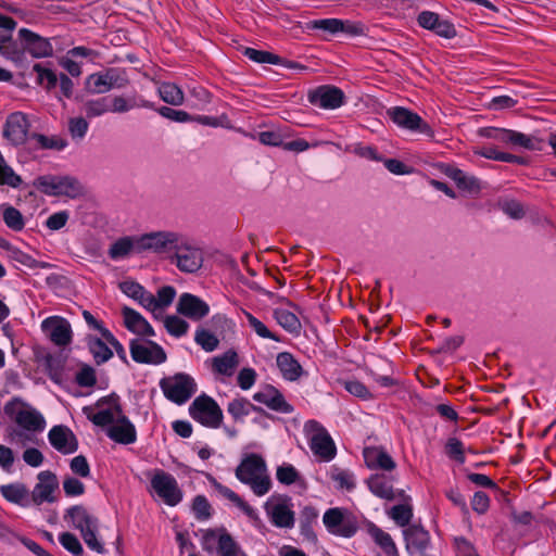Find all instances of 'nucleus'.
Listing matches in <instances>:
<instances>
[{"label": "nucleus", "instance_id": "f257e3e1", "mask_svg": "<svg viewBox=\"0 0 556 556\" xmlns=\"http://www.w3.org/2000/svg\"><path fill=\"white\" fill-rule=\"evenodd\" d=\"M235 475L260 497L266 495L273 486L267 464L258 454L247 455L236 468Z\"/></svg>", "mask_w": 556, "mask_h": 556}, {"label": "nucleus", "instance_id": "f03ea898", "mask_svg": "<svg viewBox=\"0 0 556 556\" xmlns=\"http://www.w3.org/2000/svg\"><path fill=\"white\" fill-rule=\"evenodd\" d=\"M64 519L72 528L78 530L86 545L98 554L105 552L103 542L99 539V520L86 507L75 505L70 507Z\"/></svg>", "mask_w": 556, "mask_h": 556}, {"label": "nucleus", "instance_id": "7ed1b4c3", "mask_svg": "<svg viewBox=\"0 0 556 556\" xmlns=\"http://www.w3.org/2000/svg\"><path fill=\"white\" fill-rule=\"evenodd\" d=\"M169 262L181 273L194 274L203 265L204 253L194 240L181 233Z\"/></svg>", "mask_w": 556, "mask_h": 556}, {"label": "nucleus", "instance_id": "20e7f679", "mask_svg": "<svg viewBox=\"0 0 556 556\" xmlns=\"http://www.w3.org/2000/svg\"><path fill=\"white\" fill-rule=\"evenodd\" d=\"M268 521L278 529L290 530L295 525L292 498L286 494H273L263 505Z\"/></svg>", "mask_w": 556, "mask_h": 556}, {"label": "nucleus", "instance_id": "39448f33", "mask_svg": "<svg viewBox=\"0 0 556 556\" xmlns=\"http://www.w3.org/2000/svg\"><path fill=\"white\" fill-rule=\"evenodd\" d=\"M34 186L50 197L77 198L83 193L79 181L71 176L42 175L36 178Z\"/></svg>", "mask_w": 556, "mask_h": 556}, {"label": "nucleus", "instance_id": "423d86ee", "mask_svg": "<svg viewBox=\"0 0 556 556\" xmlns=\"http://www.w3.org/2000/svg\"><path fill=\"white\" fill-rule=\"evenodd\" d=\"M478 134L483 138L492 139L514 148L541 150L542 146V141L540 139L511 129L483 127L479 129Z\"/></svg>", "mask_w": 556, "mask_h": 556}, {"label": "nucleus", "instance_id": "0eeeda50", "mask_svg": "<svg viewBox=\"0 0 556 556\" xmlns=\"http://www.w3.org/2000/svg\"><path fill=\"white\" fill-rule=\"evenodd\" d=\"M181 232L157 230L140 235L141 253L165 256L169 261Z\"/></svg>", "mask_w": 556, "mask_h": 556}, {"label": "nucleus", "instance_id": "6e6552de", "mask_svg": "<svg viewBox=\"0 0 556 556\" xmlns=\"http://www.w3.org/2000/svg\"><path fill=\"white\" fill-rule=\"evenodd\" d=\"M189 414L193 420L212 429L219 428L223 421L222 408L213 397L206 394H201L193 400L189 406Z\"/></svg>", "mask_w": 556, "mask_h": 556}, {"label": "nucleus", "instance_id": "1a4fd4ad", "mask_svg": "<svg viewBox=\"0 0 556 556\" xmlns=\"http://www.w3.org/2000/svg\"><path fill=\"white\" fill-rule=\"evenodd\" d=\"M160 388L165 397L178 405L185 404L197 391L194 379L187 374L163 378Z\"/></svg>", "mask_w": 556, "mask_h": 556}, {"label": "nucleus", "instance_id": "9d476101", "mask_svg": "<svg viewBox=\"0 0 556 556\" xmlns=\"http://www.w3.org/2000/svg\"><path fill=\"white\" fill-rule=\"evenodd\" d=\"M304 431L309 441V447L320 460L329 462L336 455V446L326 429L316 420L304 424Z\"/></svg>", "mask_w": 556, "mask_h": 556}, {"label": "nucleus", "instance_id": "9b49d317", "mask_svg": "<svg viewBox=\"0 0 556 556\" xmlns=\"http://www.w3.org/2000/svg\"><path fill=\"white\" fill-rule=\"evenodd\" d=\"M203 548H216L217 556H247L232 536L224 529H208L203 533Z\"/></svg>", "mask_w": 556, "mask_h": 556}, {"label": "nucleus", "instance_id": "f8f14e48", "mask_svg": "<svg viewBox=\"0 0 556 556\" xmlns=\"http://www.w3.org/2000/svg\"><path fill=\"white\" fill-rule=\"evenodd\" d=\"M152 491L168 506H176L182 500V491L170 473L157 469L151 476Z\"/></svg>", "mask_w": 556, "mask_h": 556}, {"label": "nucleus", "instance_id": "ddd939ff", "mask_svg": "<svg viewBox=\"0 0 556 556\" xmlns=\"http://www.w3.org/2000/svg\"><path fill=\"white\" fill-rule=\"evenodd\" d=\"M5 413L13 417L18 427L28 432H40L45 429V418L29 405L12 402L5 405Z\"/></svg>", "mask_w": 556, "mask_h": 556}, {"label": "nucleus", "instance_id": "4468645a", "mask_svg": "<svg viewBox=\"0 0 556 556\" xmlns=\"http://www.w3.org/2000/svg\"><path fill=\"white\" fill-rule=\"evenodd\" d=\"M323 522L329 533L351 538L357 531V522L352 515L341 508H330L323 516Z\"/></svg>", "mask_w": 556, "mask_h": 556}, {"label": "nucleus", "instance_id": "2eb2a0df", "mask_svg": "<svg viewBox=\"0 0 556 556\" xmlns=\"http://www.w3.org/2000/svg\"><path fill=\"white\" fill-rule=\"evenodd\" d=\"M130 355L136 363L160 365L166 361V353L157 343L144 340L134 339L130 341Z\"/></svg>", "mask_w": 556, "mask_h": 556}, {"label": "nucleus", "instance_id": "dca6fc26", "mask_svg": "<svg viewBox=\"0 0 556 556\" xmlns=\"http://www.w3.org/2000/svg\"><path fill=\"white\" fill-rule=\"evenodd\" d=\"M83 412L93 425L106 429L123 414L119 405L105 399L98 401L94 406H85Z\"/></svg>", "mask_w": 556, "mask_h": 556}, {"label": "nucleus", "instance_id": "f3484780", "mask_svg": "<svg viewBox=\"0 0 556 556\" xmlns=\"http://www.w3.org/2000/svg\"><path fill=\"white\" fill-rule=\"evenodd\" d=\"M29 121L23 112H13L8 115L3 126V137L12 146L23 144L29 131Z\"/></svg>", "mask_w": 556, "mask_h": 556}, {"label": "nucleus", "instance_id": "a211bd4d", "mask_svg": "<svg viewBox=\"0 0 556 556\" xmlns=\"http://www.w3.org/2000/svg\"><path fill=\"white\" fill-rule=\"evenodd\" d=\"M344 92L334 86H319L309 91L308 101L311 104L325 110H336L344 103Z\"/></svg>", "mask_w": 556, "mask_h": 556}, {"label": "nucleus", "instance_id": "6ab92c4d", "mask_svg": "<svg viewBox=\"0 0 556 556\" xmlns=\"http://www.w3.org/2000/svg\"><path fill=\"white\" fill-rule=\"evenodd\" d=\"M41 329L55 345L65 346L72 341L71 324L63 317L50 316L42 320Z\"/></svg>", "mask_w": 556, "mask_h": 556}, {"label": "nucleus", "instance_id": "aec40b11", "mask_svg": "<svg viewBox=\"0 0 556 556\" xmlns=\"http://www.w3.org/2000/svg\"><path fill=\"white\" fill-rule=\"evenodd\" d=\"M388 115L392 122L401 128L422 134H428L430 131L428 124H426L418 114L405 108H391L388 110Z\"/></svg>", "mask_w": 556, "mask_h": 556}, {"label": "nucleus", "instance_id": "412c9836", "mask_svg": "<svg viewBox=\"0 0 556 556\" xmlns=\"http://www.w3.org/2000/svg\"><path fill=\"white\" fill-rule=\"evenodd\" d=\"M176 309L191 320H201L210 313V306L205 301L187 292L179 296Z\"/></svg>", "mask_w": 556, "mask_h": 556}, {"label": "nucleus", "instance_id": "4be33fe9", "mask_svg": "<svg viewBox=\"0 0 556 556\" xmlns=\"http://www.w3.org/2000/svg\"><path fill=\"white\" fill-rule=\"evenodd\" d=\"M50 444L62 454H73L78 448V442L73 431L66 426H54L48 433Z\"/></svg>", "mask_w": 556, "mask_h": 556}, {"label": "nucleus", "instance_id": "5701e85b", "mask_svg": "<svg viewBox=\"0 0 556 556\" xmlns=\"http://www.w3.org/2000/svg\"><path fill=\"white\" fill-rule=\"evenodd\" d=\"M253 400L278 413L290 414L293 412V406L285 400L282 393L271 386H266L254 393Z\"/></svg>", "mask_w": 556, "mask_h": 556}, {"label": "nucleus", "instance_id": "b1692460", "mask_svg": "<svg viewBox=\"0 0 556 556\" xmlns=\"http://www.w3.org/2000/svg\"><path fill=\"white\" fill-rule=\"evenodd\" d=\"M20 38L25 42V49L36 59L49 58L53 54V47L49 39L43 38L36 33L21 28Z\"/></svg>", "mask_w": 556, "mask_h": 556}, {"label": "nucleus", "instance_id": "393cba45", "mask_svg": "<svg viewBox=\"0 0 556 556\" xmlns=\"http://www.w3.org/2000/svg\"><path fill=\"white\" fill-rule=\"evenodd\" d=\"M106 435L118 444L129 445L137 441L135 425L124 414L106 429Z\"/></svg>", "mask_w": 556, "mask_h": 556}, {"label": "nucleus", "instance_id": "a878e982", "mask_svg": "<svg viewBox=\"0 0 556 556\" xmlns=\"http://www.w3.org/2000/svg\"><path fill=\"white\" fill-rule=\"evenodd\" d=\"M364 462L371 470L390 472L396 468V463L391 455L380 446H368L363 451Z\"/></svg>", "mask_w": 556, "mask_h": 556}, {"label": "nucleus", "instance_id": "bb28decb", "mask_svg": "<svg viewBox=\"0 0 556 556\" xmlns=\"http://www.w3.org/2000/svg\"><path fill=\"white\" fill-rule=\"evenodd\" d=\"M403 534L406 551L410 555L424 553L430 544L429 532L420 526L412 525L403 531Z\"/></svg>", "mask_w": 556, "mask_h": 556}, {"label": "nucleus", "instance_id": "cd10ccee", "mask_svg": "<svg viewBox=\"0 0 556 556\" xmlns=\"http://www.w3.org/2000/svg\"><path fill=\"white\" fill-rule=\"evenodd\" d=\"M139 236H125L114 241L108 251L110 258L118 261L129 257L131 254H141Z\"/></svg>", "mask_w": 556, "mask_h": 556}, {"label": "nucleus", "instance_id": "c85d7f7f", "mask_svg": "<svg viewBox=\"0 0 556 556\" xmlns=\"http://www.w3.org/2000/svg\"><path fill=\"white\" fill-rule=\"evenodd\" d=\"M38 483L33 491V501L40 505L45 502H53V493L58 488L56 477L50 471H42L38 475Z\"/></svg>", "mask_w": 556, "mask_h": 556}, {"label": "nucleus", "instance_id": "c756f323", "mask_svg": "<svg viewBox=\"0 0 556 556\" xmlns=\"http://www.w3.org/2000/svg\"><path fill=\"white\" fill-rule=\"evenodd\" d=\"M125 327L142 337H153L155 332L148 320L138 312L129 307H123L122 309Z\"/></svg>", "mask_w": 556, "mask_h": 556}, {"label": "nucleus", "instance_id": "7c9ffc66", "mask_svg": "<svg viewBox=\"0 0 556 556\" xmlns=\"http://www.w3.org/2000/svg\"><path fill=\"white\" fill-rule=\"evenodd\" d=\"M211 484L220 496L230 501L251 520H258L257 510L240 497L235 491L219 483L216 479H212Z\"/></svg>", "mask_w": 556, "mask_h": 556}, {"label": "nucleus", "instance_id": "2f4dec72", "mask_svg": "<svg viewBox=\"0 0 556 556\" xmlns=\"http://www.w3.org/2000/svg\"><path fill=\"white\" fill-rule=\"evenodd\" d=\"M276 479L282 485H294L301 491H306L308 486L303 475L290 463H282L277 467Z\"/></svg>", "mask_w": 556, "mask_h": 556}, {"label": "nucleus", "instance_id": "473e14b6", "mask_svg": "<svg viewBox=\"0 0 556 556\" xmlns=\"http://www.w3.org/2000/svg\"><path fill=\"white\" fill-rule=\"evenodd\" d=\"M211 365L215 375L231 377L239 366L238 353L233 350H228L222 355L214 356Z\"/></svg>", "mask_w": 556, "mask_h": 556}, {"label": "nucleus", "instance_id": "72a5a7b5", "mask_svg": "<svg viewBox=\"0 0 556 556\" xmlns=\"http://www.w3.org/2000/svg\"><path fill=\"white\" fill-rule=\"evenodd\" d=\"M276 363L282 377L288 381H295L303 374L302 366L299 364V362L293 357L291 353H279L277 355Z\"/></svg>", "mask_w": 556, "mask_h": 556}, {"label": "nucleus", "instance_id": "f704fd0d", "mask_svg": "<svg viewBox=\"0 0 556 556\" xmlns=\"http://www.w3.org/2000/svg\"><path fill=\"white\" fill-rule=\"evenodd\" d=\"M366 483L374 495L384 500H392L394 497L392 480L386 475H371L366 480Z\"/></svg>", "mask_w": 556, "mask_h": 556}, {"label": "nucleus", "instance_id": "c9c22d12", "mask_svg": "<svg viewBox=\"0 0 556 556\" xmlns=\"http://www.w3.org/2000/svg\"><path fill=\"white\" fill-rule=\"evenodd\" d=\"M288 305L293 307V311L283 307H277L274 309V317L277 323L287 331L293 333L299 332L301 329V323L296 315L299 313V308L288 302Z\"/></svg>", "mask_w": 556, "mask_h": 556}, {"label": "nucleus", "instance_id": "e433bc0d", "mask_svg": "<svg viewBox=\"0 0 556 556\" xmlns=\"http://www.w3.org/2000/svg\"><path fill=\"white\" fill-rule=\"evenodd\" d=\"M367 531L375 543L384 552L387 556H399L396 545L388 532L383 531L374 523L368 526Z\"/></svg>", "mask_w": 556, "mask_h": 556}, {"label": "nucleus", "instance_id": "4c0bfd02", "mask_svg": "<svg viewBox=\"0 0 556 556\" xmlns=\"http://www.w3.org/2000/svg\"><path fill=\"white\" fill-rule=\"evenodd\" d=\"M244 135L252 139H257L264 146L281 147L283 141L291 136L287 128H276L271 130L261 131L257 135L247 134Z\"/></svg>", "mask_w": 556, "mask_h": 556}, {"label": "nucleus", "instance_id": "58836bf2", "mask_svg": "<svg viewBox=\"0 0 556 556\" xmlns=\"http://www.w3.org/2000/svg\"><path fill=\"white\" fill-rule=\"evenodd\" d=\"M109 345L106 340L88 337L89 351L98 365L108 362L113 356V351Z\"/></svg>", "mask_w": 556, "mask_h": 556}, {"label": "nucleus", "instance_id": "ea45409f", "mask_svg": "<svg viewBox=\"0 0 556 556\" xmlns=\"http://www.w3.org/2000/svg\"><path fill=\"white\" fill-rule=\"evenodd\" d=\"M0 492L2 496L14 504L18 505H27L28 503V491L21 483H11L0 486Z\"/></svg>", "mask_w": 556, "mask_h": 556}, {"label": "nucleus", "instance_id": "a19ab883", "mask_svg": "<svg viewBox=\"0 0 556 556\" xmlns=\"http://www.w3.org/2000/svg\"><path fill=\"white\" fill-rule=\"evenodd\" d=\"M318 511L313 506H305L301 510L300 528L301 533L311 542L316 541V534L312 528V525L316 521Z\"/></svg>", "mask_w": 556, "mask_h": 556}, {"label": "nucleus", "instance_id": "79ce46f5", "mask_svg": "<svg viewBox=\"0 0 556 556\" xmlns=\"http://www.w3.org/2000/svg\"><path fill=\"white\" fill-rule=\"evenodd\" d=\"M256 407L244 397H237L228 403L227 412L236 420L242 421Z\"/></svg>", "mask_w": 556, "mask_h": 556}, {"label": "nucleus", "instance_id": "37998d69", "mask_svg": "<svg viewBox=\"0 0 556 556\" xmlns=\"http://www.w3.org/2000/svg\"><path fill=\"white\" fill-rule=\"evenodd\" d=\"M161 99L170 105H181L185 100L182 90L173 83H162L159 86Z\"/></svg>", "mask_w": 556, "mask_h": 556}, {"label": "nucleus", "instance_id": "c03bdc74", "mask_svg": "<svg viewBox=\"0 0 556 556\" xmlns=\"http://www.w3.org/2000/svg\"><path fill=\"white\" fill-rule=\"evenodd\" d=\"M0 212L5 225L12 230L20 231L24 228V218L18 210L9 204L0 205Z\"/></svg>", "mask_w": 556, "mask_h": 556}, {"label": "nucleus", "instance_id": "a18cd8bd", "mask_svg": "<svg viewBox=\"0 0 556 556\" xmlns=\"http://www.w3.org/2000/svg\"><path fill=\"white\" fill-rule=\"evenodd\" d=\"M329 477L336 483L337 489L352 491L355 488L354 476L348 470L332 467Z\"/></svg>", "mask_w": 556, "mask_h": 556}, {"label": "nucleus", "instance_id": "49530a36", "mask_svg": "<svg viewBox=\"0 0 556 556\" xmlns=\"http://www.w3.org/2000/svg\"><path fill=\"white\" fill-rule=\"evenodd\" d=\"M86 86L92 93H104L112 89V78L108 74H91L86 79Z\"/></svg>", "mask_w": 556, "mask_h": 556}, {"label": "nucleus", "instance_id": "de8ad7c7", "mask_svg": "<svg viewBox=\"0 0 556 556\" xmlns=\"http://www.w3.org/2000/svg\"><path fill=\"white\" fill-rule=\"evenodd\" d=\"M37 146L41 149L61 151L67 147V141L61 136H46L37 134L34 136Z\"/></svg>", "mask_w": 556, "mask_h": 556}, {"label": "nucleus", "instance_id": "09e8293b", "mask_svg": "<svg viewBox=\"0 0 556 556\" xmlns=\"http://www.w3.org/2000/svg\"><path fill=\"white\" fill-rule=\"evenodd\" d=\"M88 117H97L110 112V98L103 97L88 100L84 104Z\"/></svg>", "mask_w": 556, "mask_h": 556}, {"label": "nucleus", "instance_id": "8fccbe9b", "mask_svg": "<svg viewBox=\"0 0 556 556\" xmlns=\"http://www.w3.org/2000/svg\"><path fill=\"white\" fill-rule=\"evenodd\" d=\"M33 70L37 73L38 84L47 90H51L56 86L59 78L52 70L42 66L40 63L35 64Z\"/></svg>", "mask_w": 556, "mask_h": 556}, {"label": "nucleus", "instance_id": "3c124183", "mask_svg": "<svg viewBox=\"0 0 556 556\" xmlns=\"http://www.w3.org/2000/svg\"><path fill=\"white\" fill-rule=\"evenodd\" d=\"M242 314L247 319L248 326L261 338L277 340L276 336L267 328V326L257 319L250 312L242 309Z\"/></svg>", "mask_w": 556, "mask_h": 556}, {"label": "nucleus", "instance_id": "603ef678", "mask_svg": "<svg viewBox=\"0 0 556 556\" xmlns=\"http://www.w3.org/2000/svg\"><path fill=\"white\" fill-rule=\"evenodd\" d=\"M244 55L250 59L251 61H254L256 63H267V64H278L280 63V56L277 54L263 51V50H256L253 48H245Z\"/></svg>", "mask_w": 556, "mask_h": 556}, {"label": "nucleus", "instance_id": "864d4df0", "mask_svg": "<svg viewBox=\"0 0 556 556\" xmlns=\"http://www.w3.org/2000/svg\"><path fill=\"white\" fill-rule=\"evenodd\" d=\"M60 544L74 556H84V548L78 538L71 532H63L59 536Z\"/></svg>", "mask_w": 556, "mask_h": 556}, {"label": "nucleus", "instance_id": "5fc2aeb1", "mask_svg": "<svg viewBox=\"0 0 556 556\" xmlns=\"http://www.w3.org/2000/svg\"><path fill=\"white\" fill-rule=\"evenodd\" d=\"M312 27L315 29H321L330 34H337L341 30H345V23L339 18H324L313 21Z\"/></svg>", "mask_w": 556, "mask_h": 556}, {"label": "nucleus", "instance_id": "6e6d98bb", "mask_svg": "<svg viewBox=\"0 0 556 556\" xmlns=\"http://www.w3.org/2000/svg\"><path fill=\"white\" fill-rule=\"evenodd\" d=\"M450 177L456 182L459 188L466 189L468 191H473L479 189V181L475 177L467 176L460 169H454Z\"/></svg>", "mask_w": 556, "mask_h": 556}, {"label": "nucleus", "instance_id": "4d7b16f0", "mask_svg": "<svg viewBox=\"0 0 556 556\" xmlns=\"http://www.w3.org/2000/svg\"><path fill=\"white\" fill-rule=\"evenodd\" d=\"M195 342L206 352H212L218 346L216 336L205 329H198L194 337Z\"/></svg>", "mask_w": 556, "mask_h": 556}, {"label": "nucleus", "instance_id": "13d9d810", "mask_svg": "<svg viewBox=\"0 0 556 556\" xmlns=\"http://www.w3.org/2000/svg\"><path fill=\"white\" fill-rule=\"evenodd\" d=\"M164 326H165L166 330L168 331V333H170L172 336H175L177 338L184 336L189 328L188 323L177 316L166 317V319L164 321Z\"/></svg>", "mask_w": 556, "mask_h": 556}, {"label": "nucleus", "instance_id": "bf43d9fd", "mask_svg": "<svg viewBox=\"0 0 556 556\" xmlns=\"http://www.w3.org/2000/svg\"><path fill=\"white\" fill-rule=\"evenodd\" d=\"M445 451L448 457L455 459L459 464L465 463V447L457 438H450L445 444Z\"/></svg>", "mask_w": 556, "mask_h": 556}, {"label": "nucleus", "instance_id": "052dcab7", "mask_svg": "<svg viewBox=\"0 0 556 556\" xmlns=\"http://www.w3.org/2000/svg\"><path fill=\"white\" fill-rule=\"evenodd\" d=\"M176 296V290L172 286H165L159 289L157 294L155 296V302L157 304L159 313L169 306Z\"/></svg>", "mask_w": 556, "mask_h": 556}, {"label": "nucleus", "instance_id": "680f3d73", "mask_svg": "<svg viewBox=\"0 0 556 556\" xmlns=\"http://www.w3.org/2000/svg\"><path fill=\"white\" fill-rule=\"evenodd\" d=\"M89 128L88 122L83 117H74L68 121V131L73 139L81 140Z\"/></svg>", "mask_w": 556, "mask_h": 556}, {"label": "nucleus", "instance_id": "e2e57ef3", "mask_svg": "<svg viewBox=\"0 0 556 556\" xmlns=\"http://www.w3.org/2000/svg\"><path fill=\"white\" fill-rule=\"evenodd\" d=\"M391 518L401 527L409 523L413 510L408 505H396L390 511Z\"/></svg>", "mask_w": 556, "mask_h": 556}, {"label": "nucleus", "instance_id": "0e129e2a", "mask_svg": "<svg viewBox=\"0 0 556 556\" xmlns=\"http://www.w3.org/2000/svg\"><path fill=\"white\" fill-rule=\"evenodd\" d=\"M344 389L352 395L362 400H370L371 393L367 387L358 380H346L344 381Z\"/></svg>", "mask_w": 556, "mask_h": 556}, {"label": "nucleus", "instance_id": "69168bd1", "mask_svg": "<svg viewBox=\"0 0 556 556\" xmlns=\"http://www.w3.org/2000/svg\"><path fill=\"white\" fill-rule=\"evenodd\" d=\"M159 114L167 119L187 123L193 121V116L182 110H175L168 106H162L159 109Z\"/></svg>", "mask_w": 556, "mask_h": 556}, {"label": "nucleus", "instance_id": "338daca9", "mask_svg": "<svg viewBox=\"0 0 556 556\" xmlns=\"http://www.w3.org/2000/svg\"><path fill=\"white\" fill-rule=\"evenodd\" d=\"M192 510L200 520H205L211 516V505L205 496L198 495L193 500Z\"/></svg>", "mask_w": 556, "mask_h": 556}, {"label": "nucleus", "instance_id": "774afa93", "mask_svg": "<svg viewBox=\"0 0 556 556\" xmlns=\"http://www.w3.org/2000/svg\"><path fill=\"white\" fill-rule=\"evenodd\" d=\"M256 377H257L256 371L253 368L244 367L238 374V377H237L238 386L242 390H249L254 386V383L256 381Z\"/></svg>", "mask_w": 556, "mask_h": 556}]
</instances>
